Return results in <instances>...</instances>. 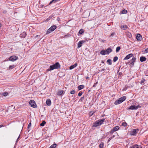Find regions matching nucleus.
<instances>
[{
  "label": "nucleus",
  "mask_w": 148,
  "mask_h": 148,
  "mask_svg": "<svg viewBox=\"0 0 148 148\" xmlns=\"http://www.w3.org/2000/svg\"><path fill=\"white\" fill-rule=\"evenodd\" d=\"M60 67V65L59 63L58 62H57L55 63L52 65L50 66L49 69L47 70V71L52 70L54 69H59Z\"/></svg>",
  "instance_id": "obj_1"
},
{
  "label": "nucleus",
  "mask_w": 148,
  "mask_h": 148,
  "mask_svg": "<svg viewBox=\"0 0 148 148\" xmlns=\"http://www.w3.org/2000/svg\"><path fill=\"white\" fill-rule=\"evenodd\" d=\"M105 120L104 119H99L98 121H96L94 123L93 127H96L101 125L104 122Z\"/></svg>",
  "instance_id": "obj_2"
},
{
  "label": "nucleus",
  "mask_w": 148,
  "mask_h": 148,
  "mask_svg": "<svg viewBox=\"0 0 148 148\" xmlns=\"http://www.w3.org/2000/svg\"><path fill=\"white\" fill-rule=\"evenodd\" d=\"M57 28V26L56 25L52 26L49 28L48 29L47 31L46 34H47L54 31Z\"/></svg>",
  "instance_id": "obj_3"
},
{
  "label": "nucleus",
  "mask_w": 148,
  "mask_h": 148,
  "mask_svg": "<svg viewBox=\"0 0 148 148\" xmlns=\"http://www.w3.org/2000/svg\"><path fill=\"white\" fill-rule=\"evenodd\" d=\"M138 130V129H133L130 132V134L132 136L136 135Z\"/></svg>",
  "instance_id": "obj_4"
},
{
  "label": "nucleus",
  "mask_w": 148,
  "mask_h": 148,
  "mask_svg": "<svg viewBox=\"0 0 148 148\" xmlns=\"http://www.w3.org/2000/svg\"><path fill=\"white\" fill-rule=\"evenodd\" d=\"M29 104L33 108H36L37 107V106L35 101L33 100H31L29 102Z\"/></svg>",
  "instance_id": "obj_5"
},
{
  "label": "nucleus",
  "mask_w": 148,
  "mask_h": 148,
  "mask_svg": "<svg viewBox=\"0 0 148 148\" xmlns=\"http://www.w3.org/2000/svg\"><path fill=\"white\" fill-rule=\"evenodd\" d=\"M120 127L119 126H116L110 132V134H113L116 131L119 129Z\"/></svg>",
  "instance_id": "obj_6"
},
{
  "label": "nucleus",
  "mask_w": 148,
  "mask_h": 148,
  "mask_svg": "<svg viewBox=\"0 0 148 148\" xmlns=\"http://www.w3.org/2000/svg\"><path fill=\"white\" fill-rule=\"evenodd\" d=\"M18 59V57L13 55L11 56L9 58L10 61L14 62Z\"/></svg>",
  "instance_id": "obj_7"
},
{
  "label": "nucleus",
  "mask_w": 148,
  "mask_h": 148,
  "mask_svg": "<svg viewBox=\"0 0 148 148\" xmlns=\"http://www.w3.org/2000/svg\"><path fill=\"white\" fill-rule=\"evenodd\" d=\"M136 59V58L134 57H133L131 60H130V64L131 66L133 67L134 65V62H135Z\"/></svg>",
  "instance_id": "obj_8"
},
{
  "label": "nucleus",
  "mask_w": 148,
  "mask_h": 148,
  "mask_svg": "<svg viewBox=\"0 0 148 148\" xmlns=\"http://www.w3.org/2000/svg\"><path fill=\"white\" fill-rule=\"evenodd\" d=\"M85 40H82L79 41L78 43V48L80 47L82 45V44L85 42Z\"/></svg>",
  "instance_id": "obj_9"
},
{
  "label": "nucleus",
  "mask_w": 148,
  "mask_h": 148,
  "mask_svg": "<svg viewBox=\"0 0 148 148\" xmlns=\"http://www.w3.org/2000/svg\"><path fill=\"white\" fill-rule=\"evenodd\" d=\"M136 38L138 41H140L142 39V37L140 34H137L136 36Z\"/></svg>",
  "instance_id": "obj_10"
},
{
  "label": "nucleus",
  "mask_w": 148,
  "mask_h": 148,
  "mask_svg": "<svg viewBox=\"0 0 148 148\" xmlns=\"http://www.w3.org/2000/svg\"><path fill=\"white\" fill-rule=\"evenodd\" d=\"M133 54L132 53H130V54L128 55H127L126 57H125L124 60H127L130 58L131 57H132L133 56Z\"/></svg>",
  "instance_id": "obj_11"
},
{
  "label": "nucleus",
  "mask_w": 148,
  "mask_h": 148,
  "mask_svg": "<svg viewBox=\"0 0 148 148\" xmlns=\"http://www.w3.org/2000/svg\"><path fill=\"white\" fill-rule=\"evenodd\" d=\"M136 106L135 105H132L129 108H128L127 110H136Z\"/></svg>",
  "instance_id": "obj_12"
},
{
  "label": "nucleus",
  "mask_w": 148,
  "mask_h": 148,
  "mask_svg": "<svg viewBox=\"0 0 148 148\" xmlns=\"http://www.w3.org/2000/svg\"><path fill=\"white\" fill-rule=\"evenodd\" d=\"M26 33L25 32H23L20 34V37L21 38H24L26 37Z\"/></svg>",
  "instance_id": "obj_13"
},
{
  "label": "nucleus",
  "mask_w": 148,
  "mask_h": 148,
  "mask_svg": "<svg viewBox=\"0 0 148 148\" xmlns=\"http://www.w3.org/2000/svg\"><path fill=\"white\" fill-rule=\"evenodd\" d=\"M121 28L123 30H125L128 27L126 25H121Z\"/></svg>",
  "instance_id": "obj_14"
},
{
  "label": "nucleus",
  "mask_w": 148,
  "mask_h": 148,
  "mask_svg": "<svg viewBox=\"0 0 148 148\" xmlns=\"http://www.w3.org/2000/svg\"><path fill=\"white\" fill-rule=\"evenodd\" d=\"M112 51V50L111 48H108L106 50V54H109Z\"/></svg>",
  "instance_id": "obj_15"
},
{
  "label": "nucleus",
  "mask_w": 148,
  "mask_h": 148,
  "mask_svg": "<svg viewBox=\"0 0 148 148\" xmlns=\"http://www.w3.org/2000/svg\"><path fill=\"white\" fill-rule=\"evenodd\" d=\"M146 59V58L145 57L141 56L140 58V61L141 62L145 61Z\"/></svg>",
  "instance_id": "obj_16"
},
{
  "label": "nucleus",
  "mask_w": 148,
  "mask_h": 148,
  "mask_svg": "<svg viewBox=\"0 0 148 148\" xmlns=\"http://www.w3.org/2000/svg\"><path fill=\"white\" fill-rule=\"evenodd\" d=\"M130 148H141V147L140 146L137 145H134L132 146Z\"/></svg>",
  "instance_id": "obj_17"
},
{
  "label": "nucleus",
  "mask_w": 148,
  "mask_h": 148,
  "mask_svg": "<svg viewBox=\"0 0 148 148\" xmlns=\"http://www.w3.org/2000/svg\"><path fill=\"white\" fill-rule=\"evenodd\" d=\"M77 66V64L76 63H75L74 65H71L70 66L69 69L70 70H72L76 67Z\"/></svg>",
  "instance_id": "obj_18"
},
{
  "label": "nucleus",
  "mask_w": 148,
  "mask_h": 148,
  "mask_svg": "<svg viewBox=\"0 0 148 148\" xmlns=\"http://www.w3.org/2000/svg\"><path fill=\"white\" fill-rule=\"evenodd\" d=\"M46 103L47 104L48 106H50L51 104V101L49 99H48L47 100Z\"/></svg>",
  "instance_id": "obj_19"
},
{
  "label": "nucleus",
  "mask_w": 148,
  "mask_h": 148,
  "mask_svg": "<svg viewBox=\"0 0 148 148\" xmlns=\"http://www.w3.org/2000/svg\"><path fill=\"white\" fill-rule=\"evenodd\" d=\"M121 103L122 102L121 101V100H120L119 99L115 102L114 103L115 105H116L118 104H119Z\"/></svg>",
  "instance_id": "obj_20"
},
{
  "label": "nucleus",
  "mask_w": 148,
  "mask_h": 148,
  "mask_svg": "<svg viewBox=\"0 0 148 148\" xmlns=\"http://www.w3.org/2000/svg\"><path fill=\"white\" fill-rule=\"evenodd\" d=\"M126 99V97L125 96L121 97L119 98L120 100H121V102H123Z\"/></svg>",
  "instance_id": "obj_21"
},
{
  "label": "nucleus",
  "mask_w": 148,
  "mask_h": 148,
  "mask_svg": "<svg viewBox=\"0 0 148 148\" xmlns=\"http://www.w3.org/2000/svg\"><path fill=\"white\" fill-rule=\"evenodd\" d=\"M64 92L62 90H60L58 92V95H60L63 94H64Z\"/></svg>",
  "instance_id": "obj_22"
},
{
  "label": "nucleus",
  "mask_w": 148,
  "mask_h": 148,
  "mask_svg": "<svg viewBox=\"0 0 148 148\" xmlns=\"http://www.w3.org/2000/svg\"><path fill=\"white\" fill-rule=\"evenodd\" d=\"M84 87V85H80L78 86V89L79 90H80L83 89Z\"/></svg>",
  "instance_id": "obj_23"
},
{
  "label": "nucleus",
  "mask_w": 148,
  "mask_h": 148,
  "mask_svg": "<svg viewBox=\"0 0 148 148\" xmlns=\"http://www.w3.org/2000/svg\"><path fill=\"white\" fill-rule=\"evenodd\" d=\"M100 54L102 55H105L106 54V51L104 50H102L100 52Z\"/></svg>",
  "instance_id": "obj_24"
},
{
  "label": "nucleus",
  "mask_w": 148,
  "mask_h": 148,
  "mask_svg": "<svg viewBox=\"0 0 148 148\" xmlns=\"http://www.w3.org/2000/svg\"><path fill=\"white\" fill-rule=\"evenodd\" d=\"M126 35L127 36L130 38H131L132 37L131 34L130 32H127Z\"/></svg>",
  "instance_id": "obj_25"
},
{
  "label": "nucleus",
  "mask_w": 148,
  "mask_h": 148,
  "mask_svg": "<svg viewBox=\"0 0 148 148\" xmlns=\"http://www.w3.org/2000/svg\"><path fill=\"white\" fill-rule=\"evenodd\" d=\"M56 146V144H53L51 145L49 148H55Z\"/></svg>",
  "instance_id": "obj_26"
},
{
  "label": "nucleus",
  "mask_w": 148,
  "mask_h": 148,
  "mask_svg": "<svg viewBox=\"0 0 148 148\" xmlns=\"http://www.w3.org/2000/svg\"><path fill=\"white\" fill-rule=\"evenodd\" d=\"M107 62L108 63V64L109 65H111L112 64V60L111 59H108L107 61Z\"/></svg>",
  "instance_id": "obj_27"
},
{
  "label": "nucleus",
  "mask_w": 148,
  "mask_h": 148,
  "mask_svg": "<svg viewBox=\"0 0 148 148\" xmlns=\"http://www.w3.org/2000/svg\"><path fill=\"white\" fill-rule=\"evenodd\" d=\"M58 0H52L49 3V5H50L52 3H55Z\"/></svg>",
  "instance_id": "obj_28"
},
{
  "label": "nucleus",
  "mask_w": 148,
  "mask_h": 148,
  "mask_svg": "<svg viewBox=\"0 0 148 148\" xmlns=\"http://www.w3.org/2000/svg\"><path fill=\"white\" fill-rule=\"evenodd\" d=\"M84 32V30L82 29H80L78 33L79 34H82V33H83Z\"/></svg>",
  "instance_id": "obj_29"
},
{
  "label": "nucleus",
  "mask_w": 148,
  "mask_h": 148,
  "mask_svg": "<svg viewBox=\"0 0 148 148\" xmlns=\"http://www.w3.org/2000/svg\"><path fill=\"white\" fill-rule=\"evenodd\" d=\"M15 67V66L14 65H10L9 67V69H11Z\"/></svg>",
  "instance_id": "obj_30"
},
{
  "label": "nucleus",
  "mask_w": 148,
  "mask_h": 148,
  "mask_svg": "<svg viewBox=\"0 0 148 148\" xmlns=\"http://www.w3.org/2000/svg\"><path fill=\"white\" fill-rule=\"evenodd\" d=\"M46 123V122L45 121H43L40 124V125L41 126H43Z\"/></svg>",
  "instance_id": "obj_31"
},
{
  "label": "nucleus",
  "mask_w": 148,
  "mask_h": 148,
  "mask_svg": "<svg viewBox=\"0 0 148 148\" xmlns=\"http://www.w3.org/2000/svg\"><path fill=\"white\" fill-rule=\"evenodd\" d=\"M118 59V57L117 56H115L114 58L113 61L114 62H116Z\"/></svg>",
  "instance_id": "obj_32"
},
{
  "label": "nucleus",
  "mask_w": 148,
  "mask_h": 148,
  "mask_svg": "<svg viewBox=\"0 0 148 148\" xmlns=\"http://www.w3.org/2000/svg\"><path fill=\"white\" fill-rule=\"evenodd\" d=\"M103 146L104 143H102L99 145V147L100 148H103Z\"/></svg>",
  "instance_id": "obj_33"
},
{
  "label": "nucleus",
  "mask_w": 148,
  "mask_h": 148,
  "mask_svg": "<svg viewBox=\"0 0 148 148\" xmlns=\"http://www.w3.org/2000/svg\"><path fill=\"white\" fill-rule=\"evenodd\" d=\"M127 12V11L126 10L124 9L122 11V13L123 14H126Z\"/></svg>",
  "instance_id": "obj_34"
},
{
  "label": "nucleus",
  "mask_w": 148,
  "mask_h": 148,
  "mask_svg": "<svg viewBox=\"0 0 148 148\" xmlns=\"http://www.w3.org/2000/svg\"><path fill=\"white\" fill-rule=\"evenodd\" d=\"M95 112L93 111H91L89 113V115L90 116H92Z\"/></svg>",
  "instance_id": "obj_35"
},
{
  "label": "nucleus",
  "mask_w": 148,
  "mask_h": 148,
  "mask_svg": "<svg viewBox=\"0 0 148 148\" xmlns=\"http://www.w3.org/2000/svg\"><path fill=\"white\" fill-rule=\"evenodd\" d=\"M8 93L7 92H4L3 93L2 95L3 96H6L8 95Z\"/></svg>",
  "instance_id": "obj_36"
},
{
  "label": "nucleus",
  "mask_w": 148,
  "mask_h": 148,
  "mask_svg": "<svg viewBox=\"0 0 148 148\" xmlns=\"http://www.w3.org/2000/svg\"><path fill=\"white\" fill-rule=\"evenodd\" d=\"M121 48L120 47H118L116 49V52H118L120 49Z\"/></svg>",
  "instance_id": "obj_37"
},
{
  "label": "nucleus",
  "mask_w": 148,
  "mask_h": 148,
  "mask_svg": "<svg viewBox=\"0 0 148 148\" xmlns=\"http://www.w3.org/2000/svg\"><path fill=\"white\" fill-rule=\"evenodd\" d=\"M145 81V79L142 78L140 81V83L141 84H142L143 83H144Z\"/></svg>",
  "instance_id": "obj_38"
},
{
  "label": "nucleus",
  "mask_w": 148,
  "mask_h": 148,
  "mask_svg": "<svg viewBox=\"0 0 148 148\" xmlns=\"http://www.w3.org/2000/svg\"><path fill=\"white\" fill-rule=\"evenodd\" d=\"M84 96H83V97H82L80 99H79V102H82V101L84 99Z\"/></svg>",
  "instance_id": "obj_39"
},
{
  "label": "nucleus",
  "mask_w": 148,
  "mask_h": 148,
  "mask_svg": "<svg viewBox=\"0 0 148 148\" xmlns=\"http://www.w3.org/2000/svg\"><path fill=\"white\" fill-rule=\"evenodd\" d=\"M127 125V124L125 122L123 123L122 124V125L124 127L126 126Z\"/></svg>",
  "instance_id": "obj_40"
},
{
  "label": "nucleus",
  "mask_w": 148,
  "mask_h": 148,
  "mask_svg": "<svg viewBox=\"0 0 148 148\" xmlns=\"http://www.w3.org/2000/svg\"><path fill=\"white\" fill-rule=\"evenodd\" d=\"M75 90H72L71 91L70 93L71 94H74L75 93Z\"/></svg>",
  "instance_id": "obj_41"
},
{
  "label": "nucleus",
  "mask_w": 148,
  "mask_h": 148,
  "mask_svg": "<svg viewBox=\"0 0 148 148\" xmlns=\"http://www.w3.org/2000/svg\"><path fill=\"white\" fill-rule=\"evenodd\" d=\"M70 36L71 35L70 34H68L67 35L64 36V37L66 38L67 37H70Z\"/></svg>",
  "instance_id": "obj_42"
},
{
  "label": "nucleus",
  "mask_w": 148,
  "mask_h": 148,
  "mask_svg": "<svg viewBox=\"0 0 148 148\" xmlns=\"http://www.w3.org/2000/svg\"><path fill=\"white\" fill-rule=\"evenodd\" d=\"M82 94V92L80 91L78 93V96L80 97L81 96Z\"/></svg>",
  "instance_id": "obj_43"
},
{
  "label": "nucleus",
  "mask_w": 148,
  "mask_h": 148,
  "mask_svg": "<svg viewBox=\"0 0 148 148\" xmlns=\"http://www.w3.org/2000/svg\"><path fill=\"white\" fill-rule=\"evenodd\" d=\"M144 52L145 53H147L148 52V48L146 49L144 51Z\"/></svg>",
  "instance_id": "obj_44"
},
{
  "label": "nucleus",
  "mask_w": 148,
  "mask_h": 148,
  "mask_svg": "<svg viewBox=\"0 0 148 148\" xmlns=\"http://www.w3.org/2000/svg\"><path fill=\"white\" fill-rule=\"evenodd\" d=\"M136 109L137 110V109H138V108H140L141 107V106H140L139 105H138L137 106H136Z\"/></svg>",
  "instance_id": "obj_45"
},
{
  "label": "nucleus",
  "mask_w": 148,
  "mask_h": 148,
  "mask_svg": "<svg viewBox=\"0 0 148 148\" xmlns=\"http://www.w3.org/2000/svg\"><path fill=\"white\" fill-rule=\"evenodd\" d=\"M31 123H30L28 125V126H27V128H29V127H31Z\"/></svg>",
  "instance_id": "obj_46"
},
{
  "label": "nucleus",
  "mask_w": 148,
  "mask_h": 148,
  "mask_svg": "<svg viewBox=\"0 0 148 148\" xmlns=\"http://www.w3.org/2000/svg\"><path fill=\"white\" fill-rule=\"evenodd\" d=\"M115 34V33L114 32H113V33H112L111 34V35H110V36H113Z\"/></svg>",
  "instance_id": "obj_47"
},
{
  "label": "nucleus",
  "mask_w": 148,
  "mask_h": 148,
  "mask_svg": "<svg viewBox=\"0 0 148 148\" xmlns=\"http://www.w3.org/2000/svg\"><path fill=\"white\" fill-rule=\"evenodd\" d=\"M19 137H20V136H19L18 137L17 139L16 142V143H17V142L18 141V140L19 138Z\"/></svg>",
  "instance_id": "obj_48"
},
{
  "label": "nucleus",
  "mask_w": 148,
  "mask_h": 148,
  "mask_svg": "<svg viewBox=\"0 0 148 148\" xmlns=\"http://www.w3.org/2000/svg\"><path fill=\"white\" fill-rule=\"evenodd\" d=\"M43 6H44L43 5H39V7L40 8H42V7H43Z\"/></svg>",
  "instance_id": "obj_49"
},
{
  "label": "nucleus",
  "mask_w": 148,
  "mask_h": 148,
  "mask_svg": "<svg viewBox=\"0 0 148 148\" xmlns=\"http://www.w3.org/2000/svg\"><path fill=\"white\" fill-rule=\"evenodd\" d=\"M115 137V136L114 135H113L111 137H110V138H111V139H112L113 138H114Z\"/></svg>",
  "instance_id": "obj_50"
},
{
  "label": "nucleus",
  "mask_w": 148,
  "mask_h": 148,
  "mask_svg": "<svg viewBox=\"0 0 148 148\" xmlns=\"http://www.w3.org/2000/svg\"><path fill=\"white\" fill-rule=\"evenodd\" d=\"M104 69H102L99 70V71L102 72V71H104Z\"/></svg>",
  "instance_id": "obj_51"
},
{
  "label": "nucleus",
  "mask_w": 148,
  "mask_h": 148,
  "mask_svg": "<svg viewBox=\"0 0 148 148\" xmlns=\"http://www.w3.org/2000/svg\"><path fill=\"white\" fill-rule=\"evenodd\" d=\"M3 12L4 13H6L7 12V11L5 10H4L3 11Z\"/></svg>",
  "instance_id": "obj_52"
},
{
  "label": "nucleus",
  "mask_w": 148,
  "mask_h": 148,
  "mask_svg": "<svg viewBox=\"0 0 148 148\" xmlns=\"http://www.w3.org/2000/svg\"><path fill=\"white\" fill-rule=\"evenodd\" d=\"M112 139H111V138H109V139H108V143Z\"/></svg>",
  "instance_id": "obj_53"
},
{
  "label": "nucleus",
  "mask_w": 148,
  "mask_h": 148,
  "mask_svg": "<svg viewBox=\"0 0 148 148\" xmlns=\"http://www.w3.org/2000/svg\"><path fill=\"white\" fill-rule=\"evenodd\" d=\"M101 63H104V61H103V60H101Z\"/></svg>",
  "instance_id": "obj_54"
},
{
  "label": "nucleus",
  "mask_w": 148,
  "mask_h": 148,
  "mask_svg": "<svg viewBox=\"0 0 148 148\" xmlns=\"http://www.w3.org/2000/svg\"><path fill=\"white\" fill-rule=\"evenodd\" d=\"M122 73H119V75H122Z\"/></svg>",
  "instance_id": "obj_55"
},
{
  "label": "nucleus",
  "mask_w": 148,
  "mask_h": 148,
  "mask_svg": "<svg viewBox=\"0 0 148 148\" xmlns=\"http://www.w3.org/2000/svg\"><path fill=\"white\" fill-rule=\"evenodd\" d=\"M57 19L58 20V21H59L60 20V18H58Z\"/></svg>",
  "instance_id": "obj_56"
},
{
  "label": "nucleus",
  "mask_w": 148,
  "mask_h": 148,
  "mask_svg": "<svg viewBox=\"0 0 148 148\" xmlns=\"http://www.w3.org/2000/svg\"><path fill=\"white\" fill-rule=\"evenodd\" d=\"M3 126V125H0V128L2 127Z\"/></svg>",
  "instance_id": "obj_57"
},
{
  "label": "nucleus",
  "mask_w": 148,
  "mask_h": 148,
  "mask_svg": "<svg viewBox=\"0 0 148 148\" xmlns=\"http://www.w3.org/2000/svg\"><path fill=\"white\" fill-rule=\"evenodd\" d=\"M106 137V136H104L102 137V138H104Z\"/></svg>",
  "instance_id": "obj_58"
},
{
  "label": "nucleus",
  "mask_w": 148,
  "mask_h": 148,
  "mask_svg": "<svg viewBox=\"0 0 148 148\" xmlns=\"http://www.w3.org/2000/svg\"><path fill=\"white\" fill-rule=\"evenodd\" d=\"M1 24L0 23V27H1Z\"/></svg>",
  "instance_id": "obj_59"
}]
</instances>
